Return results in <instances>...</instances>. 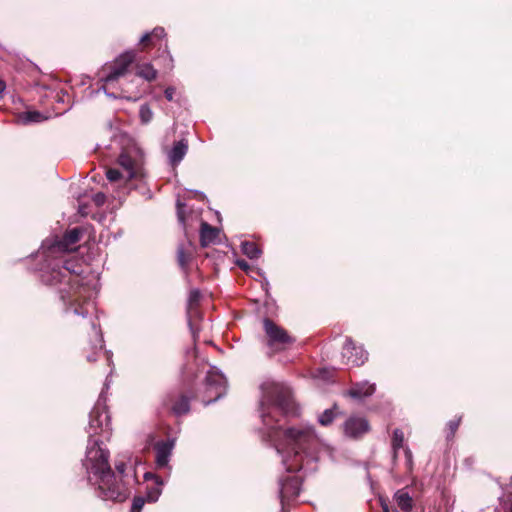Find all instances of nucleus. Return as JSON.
Listing matches in <instances>:
<instances>
[{
    "label": "nucleus",
    "instance_id": "nucleus-36",
    "mask_svg": "<svg viewBox=\"0 0 512 512\" xmlns=\"http://www.w3.org/2000/svg\"><path fill=\"white\" fill-rule=\"evenodd\" d=\"M160 494V491L158 489H154L148 493V500L150 502H155L158 499V496Z\"/></svg>",
    "mask_w": 512,
    "mask_h": 512
},
{
    "label": "nucleus",
    "instance_id": "nucleus-39",
    "mask_svg": "<svg viewBox=\"0 0 512 512\" xmlns=\"http://www.w3.org/2000/svg\"><path fill=\"white\" fill-rule=\"evenodd\" d=\"M237 265L239 268H241L244 271L248 270V268H249V265L245 260H238Z\"/></svg>",
    "mask_w": 512,
    "mask_h": 512
},
{
    "label": "nucleus",
    "instance_id": "nucleus-33",
    "mask_svg": "<svg viewBox=\"0 0 512 512\" xmlns=\"http://www.w3.org/2000/svg\"><path fill=\"white\" fill-rule=\"evenodd\" d=\"M187 317H188V323H189L190 327L192 328L193 321L200 317L199 308L195 307L194 310L191 311V313H189L187 311Z\"/></svg>",
    "mask_w": 512,
    "mask_h": 512
},
{
    "label": "nucleus",
    "instance_id": "nucleus-34",
    "mask_svg": "<svg viewBox=\"0 0 512 512\" xmlns=\"http://www.w3.org/2000/svg\"><path fill=\"white\" fill-rule=\"evenodd\" d=\"M174 94H175L174 87H167L164 91L165 98L170 102L174 100Z\"/></svg>",
    "mask_w": 512,
    "mask_h": 512
},
{
    "label": "nucleus",
    "instance_id": "nucleus-6",
    "mask_svg": "<svg viewBox=\"0 0 512 512\" xmlns=\"http://www.w3.org/2000/svg\"><path fill=\"white\" fill-rule=\"evenodd\" d=\"M263 329L265 332V344L269 349L270 356L289 349L296 341L286 329L276 324L270 318L263 320Z\"/></svg>",
    "mask_w": 512,
    "mask_h": 512
},
{
    "label": "nucleus",
    "instance_id": "nucleus-30",
    "mask_svg": "<svg viewBox=\"0 0 512 512\" xmlns=\"http://www.w3.org/2000/svg\"><path fill=\"white\" fill-rule=\"evenodd\" d=\"M106 177L110 182H116L122 178H126V175H123L118 169L110 168L106 172Z\"/></svg>",
    "mask_w": 512,
    "mask_h": 512
},
{
    "label": "nucleus",
    "instance_id": "nucleus-38",
    "mask_svg": "<svg viewBox=\"0 0 512 512\" xmlns=\"http://www.w3.org/2000/svg\"><path fill=\"white\" fill-rule=\"evenodd\" d=\"M110 95H111V96H113L114 98H125V99H128V100H131V99H132V97H130V96H126V95L124 94V90H121V92H120V93H114V92H112ZM133 100H134V101H135V100H137V97H134V98H133Z\"/></svg>",
    "mask_w": 512,
    "mask_h": 512
},
{
    "label": "nucleus",
    "instance_id": "nucleus-7",
    "mask_svg": "<svg viewBox=\"0 0 512 512\" xmlns=\"http://www.w3.org/2000/svg\"><path fill=\"white\" fill-rule=\"evenodd\" d=\"M191 393L181 389L171 390L162 398V409L174 416H183L190 412Z\"/></svg>",
    "mask_w": 512,
    "mask_h": 512
},
{
    "label": "nucleus",
    "instance_id": "nucleus-11",
    "mask_svg": "<svg viewBox=\"0 0 512 512\" xmlns=\"http://www.w3.org/2000/svg\"><path fill=\"white\" fill-rule=\"evenodd\" d=\"M343 430L346 436L358 439L370 430V425L363 417L351 416L345 421Z\"/></svg>",
    "mask_w": 512,
    "mask_h": 512
},
{
    "label": "nucleus",
    "instance_id": "nucleus-2",
    "mask_svg": "<svg viewBox=\"0 0 512 512\" xmlns=\"http://www.w3.org/2000/svg\"><path fill=\"white\" fill-rule=\"evenodd\" d=\"M88 472L95 478L98 496L103 500L124 502L130 495V478L136 481L135 469L124 461L115 462V471L109 464V452L102 449L89 452Z\"/></svg>",
    "mask_w": 512,
    "mask_h": 512
},
{
    "label": "nucleus",
    "instance_id": "nucleus-21",
    "mask_svg": "<svg viewBox=\"0 0 512 512\" xmlns=\"http://www.w3.org/2000/svg\"><path fill=\"white\" fill-rule=\"evenodd\" d=\"M403 443H404V433L401 429L396 428L393 431V436H392V448H393V458L394 459H396V457H397L398 450L400 448H403Z\"/></svg>",
    "mask_w": 512,
    "mask_h": 512
},
{
    "label": "nucleus",
    "instance_id": "nucleus-4",
    "mask_svg": "<svg viewBox=\"0 0 512 512\" xmlns=\"http://www.w3.org/2000/svg\"><path fill=\"white\" fill-rule=\"evenodd\" d=\"M137 51L136 49L128 50L103 67L101 80L105 90L113 89L115 83L129 72L131 65L137 61Z\"/></svg>",
    "mask_w": 512,
    "mask_h": 512
},
{
    "label": "nucleus",
    "instance_id": "nucleus-10",
    "mask_svg": "<svg viewBox=\"0 0 512 512\" xmlns=\"http://www.w3.org/2000/svg\"><path fill=\"white\" fill-rule=\"evenodd\" d=\"M342 359L350 366H361L367 360V353L361 346H357L351 338H347L342 347Z\"/></svg>",
    "mask_w": 512,
    "mask_h": 512
},
{
    "label": "nucleus",
    "instance_id": "nucleus-20",
    "mask_svg": "<svg viewBox=\"0 0 512 512\" xmlns=\"http://www.w3.org/2000/svg\"><path fill=\"white\" fill-rule=\"evenodd\" d=\"M242 252L250 259H256L260 256L261 250L258 245L252 241L242 243Z\"/></svg>",
    "mask_w": 512,
    "mask_h": 512
},
{
    "label": "nucleus",
    "instance_id": "nucleus-15",
    "mask_svg": "<svg viewBox=\"0 0 512 512\" xmlns=\"http://www.w3.org/2000/svg\"><path fill=\"white\" fill-rule=\"evenodd\" d=\"M219 236V230L216 227L208 224L207 222L201 223L200 229V244L202 247L214 243Z\"/></svg>",
    "mask_w": 512,
    "mask_h": 512
},
{
    "label": "nucleus",
    "instance_id": "nucleus-25",
    "mask_svg": "<svg viewBox=\"0 0 512 512\" xmlns=\"http://www.w3.org/2000/svg\"><path fill=\"white\" fill-rule=\"evenodd\" d=\"M139 117L142 124H148L153 119V112L148 104L140 106Z\"/></svg>",
    "mask_w": 512,
    "mask_h": 512
},
{
    "label": "nucleus",
    "instance_id": "nucleus-23",
    "mask_svg": "<svg viewBox=\"0 0 512 512\" xmlns=\"http://www.w3.org/2000/svg\"><path fill=\"white\" fill-rule=\"evenodd\" d=\"M337 405L335 404L332 408L326 409L318 418L319 423L322 426L330 425L337 416Z\"/></svg>",
    "mask_w": 512,
    "mask_h": 512
},
{
    "label": "nucleus",
    "instance_id": "nucleus-41",
    "mask_svg": "<svg viewBox=\"0 0 512 512\" xmlns=\"http://www.w3.org/2000/svg\"><path fill=\"white\" fill-rule=\"evenodd\" d=\"M6 84L5 82L0 78V94L5 90Z\"/></svg>",
    "mask_w": 512,
    "mask_h": 512
},
{
    "label": "nucleus",
    "instance_id": "nucleus-24",
    "mask_svg": "<svg viewBox=\"0 0 512 512\" xmlns=\"http://www.w3.org/2000/svg\"><path fill=\"white\" fill-rule=\"evenodd\" d=\"M200 300H201L200 291L198 289L191 290L189 293L188 303H187L189 313H191V311H193L195 307L199 308Z\"/></svg>",
    "mask_w": 512,
    "mask_h": 512
},
{
    "label": "nucleus",
    "instance_id": "nucleus-5",
    "mask_svg": "<svg viewBox=\"0 0 512 512\" xmlns=\"http://www.w3.org/2000/svg\"><path fill=\"white\" fill-rule=\"evenodd\" d=\"M287 445L294 452V463L287 466L289 471H298L302 468V453L314 441V434L310 429L289 428L284 432Z\"/></svg>",
    "mask_w": 512,
    "mask_h": 512
},
{
    "label": "nucleus",
    "instance_id": "nucleus-32",
    "mask_svg": "<svg viewBox=\"0 0 512 512\" xmlns=\"http://www.w3.org/2000/svg\"><path fill=\"white\" fill-rule=\"evenodd\" d=\"M102 350V345H95L92 347V353L91 354H87L86 355V358L89 362H94L96 361L97 359V355L101 352Z\"/></svg>",
    "mask_w": 512,
    "mask_h": 512
},
{
    "label": "nucleus",
    "instance_id": "nucleus-12",
    "mask_svg": "<svg viewBox=\"0 0 512 512\" xmlns=\"http://www.w3.org/2000/svg\"><path fill=\"white\" fill-rule=\"evenodd\" d=\"M301 479L298 476H287L280 482V499L282 505L286 500L296 498L300 493Z\"/></svg>",
    "mask_w": 512,
    "mask_h": 512
},
{
    "label": "nucleus",
    "instance_id": "nucleus-13",
    "mask_svg": "<svg viewBox=\"0 0 512 512\" xmlns=\"http://www.w3.org/2000/svg\"><path fill=\"white\" fill-rule=\"evenodd\" d=\"M174 445L175 441L173 439L158 441L154 444L155 462L158 468H164L168 465Z\"/></svg>",
    "mask_w": 512,
    "mask_h": 512
},
{
    "label": "nucleus",
    "instance_id": "nucleus-27",
    "mask_svg": "<svg viewBox=\"0 0 512 512\" xmlns=\"http://www.w3.org/2000/svg\"><path fill=\"white\" fill-rule=\"evenodd\" d=\"M101 416L102 415L98 410H93L90 414L89 426L91 429H93L95 434L98 432V429L101 428Z\"/></svg>",
    "mask_w": 512,
    "mask_h": 512
},
{
    "label": "nucleus",
    "instance_id": "nucleus-18",
    "mask_svg": "<svg viewBox=\"0 0 512 512\" xmlns=\"http://www.w3.org/2000/svg\"><path fill=\"white\" fill-rule=\"evenodd\" d=\"M136 75L148 82L156 80L158 71L150 63L137 62L135 65Z\"/></svg>",
    "mask_w": 512,
    "mask_h": 512
},
{
    "label": "nucleus",
    "instance_id": "nucleus-8",
    "mask_svg": "<svg viewBox=\"0 0 512 512\" xmlns=\"http://www.w3.org/2000/svg\"><path fill=\"white\" fill-rule=\"evenodd\" d=\"M227 381L216 371H209L205 377V392L203 402L205 405L213 403L226 394Z\"/></svg>",
    "mask_w": 512,
    "mask_h": 512
},
{
    "label": "nucleus",
    "instance_id": "nucleus-16",
    "mask_svg": "<svg viewBox=\"0 0 512 512\" xmlns=\"http://www.w3.org/2000/svg\"><path fill=\"white\" fill-rule=\"evenodd\" d=\"M188 151V141L181 139L174 143L172 149L169 152V159L173 166H177Z\"/></svg>",
    "mask_w": 512,
    "mask_h": 512
},
{
    "label": "nucleus",
    "instance_id": "nucleus-17",
    "mask_svg": "<svg viewBox=\"0 0 512 512\" xmlns=\"http://www.w3.org/2000/svg\"><path fill=\"white\" fill-rule=\"evenodd\" d=\"M375 392V385L369 383L354 384L348 391V395L355 399L371 396Z\"/></svg>",
    "mask_w": 512,
    "mask_h": 512
},
{
    "label": "nucleus",
    "instance_id": "nucleus-28",
    "mask_svg": "<svg viewBox=\"0 0 512 512\" xmlns=\"http://www.w3.org/2000/svg\"><path fill=\"white\" fill-rule=\"evenodd\" d=\"M461 419H462V417L455 418V419L450 420L447 423V430H448L447 439L448 440L452 439L455 436V434L459 428V425L461 423Z\"/></svg>",
    "mask_w": 512,
    "mask_h": 512
},
{
    "label": "nucleus",
    "instance_id": "nucleus-37",
    "mask_svg": "<svg viewBox=\"0 0 512 512\" xmlns=\"http://www.w3.org/2000/svg\"><path fill=\"white\" fill-rule=\"evenodd\" d=\"M404 453H405V457H406L407 466L409 468H411V466H412V452H411V450L408 447H406L404 449Z\"/></svg>",
    "mask_w": 512,
    "mask_h": 512
},
{
    "label": "nucleus",
    "instance_id": "nucleus-42",
    "mask_svg": "<svg viewBox=\"0 0 512 512\" xmlns=\"http://www.w3.org/2000/svg\"><path fill=\"white\" fill-rule=\"evenodd\" d=\"M383 512H390L387 505H383Z\"/></svg>",
    "mask_w": 512,
    "mask_h": 512
},
{
    "label": "nucleus",
    "instance_id": "nucleus-29",
    "mask_svg": "<svg viewBox=\"0 0 512 512\" xmlns=\"http://www.w3.org/2000/svg\"><path fill=\"white\" fill-rule=\"evenodd\" d=\"M177 218L179 223L185 228L186 226V211L185 204H183L180 200L177 201Z\"/></svg>",
    "mask_w": 512,
    "mask_h": 512
},
{
    "label": "nucleus",
    "instance_id": "nucleus-19",
    "mask_svg": "<svg viewBox=\"0 0 512 512\" xmlns=\"http://www.w3.org/2000/svg\"><path fill=\"white\" fill-rule=\"evenodd\" d=\"M395 499L399 508L404 512H410L412 510L413 499L407 492H404L402 490L398 491L395 494Z\"/></svg>",
    "mask_w": 512,
    "mask_h": 512
},
{
    "label": "nucleus",
    "instance_id": "nucleus-40",
    "mask_svg": "<svg viewBox=\"0 0 512 512\" xmlns=\"http://www.w3.org/2000/svg\"><path fill=\"white\" fill-rule=\"evenodd\" d=\"M144 477H145V479H146V480H148V479H150V478H152V477H153V478H155V479H156V482H157L158 484H161V483H162V481L160 480V478H159V477L154 476V475H152L151 473H146Z\"/></svg>",
    "mask_w": 512,
    "mask_h": 512
},
{
    "label": "nucleus",
    "instance_id": "nucleus-31",
    "mask_svg": "<svg viewBox=\"0 0 512 512\" xmlns=\"http://www.w3.org/2000/svg\"><path fill=\"white\" fill-rule=\"evenodd\" d=\"M145 504V499L141 496H136L133 499L130 512H141Z\"/></svg>",
    "mask_w": 512,
    "mask_h": 512
},
{
    "label": "nucleus",
    "instance_id": "nucleus-35",
    "mask_svg": "<svg viewBox=\"0 0 512 512\" xmlns=\"http://www.w3.org/2000/svg\"><path fill=\"white\" fill-rule=\"evenodd\" d=\"M93 200L97 206H102L105 203L106 197L103 193H97Z\"/></svg>",
    "mask_w": 512,
    "mask_h": 512
},
{
    "label": "nucleus",
    "instance_id": "nucleus-14",
    "mask_svg": "<svg viewBox=\"0 0 512 512\" xmlns=\"http://www.w3.org/2000/svg\"><path fill=\"white\" fill-rule=\"evenodd\" d=\"M119 165L126 173V179L140 178L143 176L142 165L127 153H121L118 158Z\"/></svg>",
    "mask_w": 512,
    "mask_h": 512
},
{
    "label": "nucleus",
    "instance_id": "nucleus-9",
    "mask_svg": "<svg viewBox=\"0 0 512 512\" xmlns=\"http://www.w3.org/2000/svg\"><path fill=\"white\" fill-rule=\"evenodd\" d=\"M166 32L163 27H155L151 32L144 34L139 41V51H149L156 48L158 51H168Z\"/></svg>",
    "mask_w": 512,
    "mask_h": 512
},
{
    "label": "nucleus",
    "instance_id": "nucleus-26",
    "mask_svg": "<svg viewBox=\"0 0 512 512\" xmlns=\"http://www.w3.org/2000/svg\"><path fill=\"white\" fill-rule=\"evenodd\" d=\"M191 259L190 253L186 252L184 247L181 245L177 249V261L179 265L184 269L188 266Z\"/></svg>",
    "mask_w": 512,
    "mask_h": 512
},
{
    "label": "nucleus",
    "instance_id": "nucleus-22",
    "mask_svg": "<svg viewBox=\"0 0 512 512\" xmlns=\"http://www.w3.org/2000/svg\"><path fill=\"white\" fill-rule=\"evenodd\" d=\"M44 119L46 118L38 111H26L19 115V121H21L23 124L41 122Z\"/></svg>",
    "mask_w": 512,
    "mask_h": 512
},
{
    "label": "nucleus",
    "instance_id": "nucleus-3",
    "mask_svg": "<svg viewBox=\"0 0 512 512\" xmlns=\"http://www.w3.org/2000/svg\"><path fill=\"white\" fill-rule=\"evenodd\" d=\"M262 406L269 404L284 415H296L297 406L293 400L291 390L279 383L265 382L261 385Z\"/></svg>",
    "mask_w": 512,
    "mask_h": 512
},
{
    "label": "nucleus",
    "instance_id": "nucleus-1",
    "mask_svg": "<svg viewBox=\"0 0 512 512\" xmlns=\"http://www.w3.org/2000/svg\"><path fill=\"white\" fill-rule=\"evenodd\" d=\"M82 234L83 229L75 227L47 248L41 280L56 291L67 312L84 317L92 307L91 291L82 277L83 263L68 254L76 250Z\"/></svg>",
    "mask_w": 512,
    "mask_h": 512
}]
</instances>
